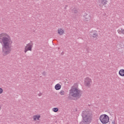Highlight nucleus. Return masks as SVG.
<instances>
[{
  "label": "nucleus",
  "mask_w": 124,
  "mask_h": 124,
  "mask_svg": "<svg viewBox=\"0 0 124 124\" xmlns=\"http://www.w3.org/2000/svg\"><path fill=\"white\" fill-rule=\"evenodd\" d=\"M93 38H97L98 37V34L96 33V32H94L92 35Z\"/></svg>",
  "instance_id": "nucleus-10"
},
{
  "label": "nucleus",
  "mask_w": 124,
  "mask_h": 124,
  "mask_svg": "<svg viewBox=\"0 0 124 124\" xmlns=\"http://www.w3.org/2000/svg\"><path fill=\"white\" fill-rule=\"evenodd\" d=\"M40 118V115H34V116H33L34 121H36V119L37 120H39Z\"/></svg>",
  "instance_id": "nucleus-11"
},
{
  "label": "nucleus",
  "mask_w": 124,
  "mask_h": 124,
  "mask_svg": "<svg viewBox=\"0 0 124 124\" xmlns=\"http://www.w3.org/2000/svg\"><path fill=\"white\" fill-rule=\"evenodd\" d=\"M1 109V107L0 106V111Z\"/></svg>",
  "instance_id": "nucleus-23"
},
{
  "label": "nucleus",
  "mask_w": 124,
  "mask_h": 124,
  "mask_svg": "<svg viewBox=\"0 0 124 124\" xmlns=\"http://www.w3.org/2000/svg\"><path fill=\"white\" fill-rule=\"evenodd\" d=\"M3 92V90H2V88H0V94L2 93Z\"/></svg>",
  "instance_id": "nucleus-16"
},
{
  "label": "nucleus",
  "mask_w": 124,
  "mask_h": 124,
  "mask_svg": "<svg viewBox=\"0 0 124 124\" xmlns=\"http://www.w3.org/2000/svg\"><path fill=\"white\" fill-rule=\"evenodd\" d=\"M33 46V43L32 41H31L30 43L26 45V46L25 47L24 52L27 53L28 51H31L32 50V47Z\"/></svg>",
  "instance_id": "nucleus-5"
},
{
  "label": "nucleus",
  "mask_w": 124,
  "mask_h": 124,
  "mask_svg": "<svg viewBox=\"0 0 124 124\" xmlns=\"http://www.w3.org/2000/svg\"><path fill=\"white\" fill-rule=\"evenodd\" d=\"M64 32V31L62 30V29L58 30V33L59 34H60L61 35L63 34V33Z\"/></svg>",
  "instance_id": "nucleus-12"
},
{
  "label": "nucleus",
  "mask_w": 124,
  "mask_h": 124,
  "mask_svg": "<svg viewBox=\"0 0 124 124\" xmlns=\"http://www.w3.org/2000/svg\"><path fill=\"white\" fill-rule=\"evenodd\" d=\"M108 1L107 0H99V6H103L107 4Z\"/></svg>",
  "instance_id": "nucleus-7"
},
{
  "label": "nucleus",
  "mask_w": 124,
  "mask_h": 124,
  "mask_svg": "<svg viewBox=\"0 0 124 124\" xmlns=\"http://www.w3.org/2000/svg\"><path fill=\"white\" fill-rule=\"evenodd\" d=\"M72 12H73L74 13H78V11L77 10H76V9H73L72 10Z\"/></svg>",
  "instance_id": "nucleus-15"
},
{
  "label": "nucleus",
  "mask_w": 124,
  "mask_h": 124,
  "mask_svg": "<svg viewBox=\"0 0 124 124\" xmlns=\"http://www.w3.org/2000/svg\"><path fill=\"white\" fill-rule=\"evenodd\" d=\"M71 96L74 97V100H78V99H79L82 96L81 90L75 87V86H73L69 91L68 98L70 99Z\"/></svg>",
  "instance_id": "nucleus-2"
},
{
  "label": "nucleus",
  "mask_w": 124,
  "mask_h": 124,
  "mask_svg": "<svg viewBox=\"0 0 124 124\" xmlns=\"http://www.w3.org/2000/svg\"><path fill=\"white\" fill-rule=\"evenodd\" d=\"M82 121L80 122V124H90L92 123V113L90 111H82Z\"/></svg>",
  "instance_id": "nucleus-3"
},
{
  "label": "nucleus",
  "mask_w": 124,
  "mask_h": 124,
  "mask_svg": "<svg viewBox=\"0 0 124 124\" xmlns=\"http://www.w3.org/2000/svg\"><path fill=\"white\" fill-rule=\"evenodd\" d=\"M119 74L120 76H124V69H121L119 72Z\"/></svg>",
  "instance_id": "nucleus-9"
},
{
  "label": "nucleus",
  "mask_w": 124,
  "mask_h": 124,
  "mask_svg": "<svg viewBox=\"0 0 124 124\" xmlns=\"http://www.w3.org/2000/svg\"><path fill=\"white\" fill-rule=\"evenodd\" d=\"M84 85L86 87H91L92 85V79L87 77L84 80Z\"/></svg>",
  "instance_id": "nucleus-6"
},
{
  "label": "nucleus",
  "mask_w": 124,
  "mask_h": 124,
  "mask_svg": "<svg viewBox=\"0 0 124 124\" xmlns=\"http://www.w3.org/2000/svg\"><path fill=\"white\" fill-rule=\"evenodd\" d=\"M38 95L39 96H40V95H41V94H39Z\"/></svg>",
  "instance_id": "nucleus-22"
},
{
  "label": "nucleus",
  "mask_w": 124,
  "mask_h": 124,
  "mask_svg": "<svg viewBox=\"0 0 124 124\" xmlns=\"http://www.w3.org/2000/svg\"><path fill=\"white\" fill-rule=\"evenodd\" d=\"M52 110L53 111V112H58V111H59V108H54L52 109Z\"/></svg>",
  "instance_id": "nucleus-13"
},
{
  "label": "nucleus",
  "mask_w": 124,
  "mask_h": 124,
  "mask_svg": "<svg viewBox=\"0 0 124 124\" xmlns=\"http://www.w3.org/2000/svg\"><path fill=\"white\" fill-rule=\"evenodd\" d=\"M43 75H44V76H45V75H46V73L45 72H43Z\"/></svg>",
  "instance_id": "nucleus-20"
},
{
  "label": "nucleus",
  "mask_w": 124,
  "mask_h": 124,
  "mask_svg": "<svg viewBox=\"0 0 124 124\" xmlns=\"http://www.w3.org/2000/svg\"><path fill=\"white\" fill-rule=\"evenodd\" d=\"M91 19V17H90V16H89L88 17H86V21H89V20Z\"/></svg>",
  "instance_id": "nucleus-17"
},
{
  "label": "nucleus",
  "mask_w": 124,
  "mask_h": 124,
  "mask_svg": "<svg viewBox=\"0 0 124 124\" xmlns=\"http://www.w3.org/2000/svg\"><path fill=\"white\" fill-rule=\"evenodd\" d=\"M92 36V35H90V36Z\"/></svg>",
  "instance_id": "nucleus-24"
},
{
  "label": "nucleus",
  "mask_w": 124,
  "mask_h": 124,
  "mask_svg": "<svg viewBox=\"0 0 124 124\" xmlns=\"http://www.w3.org/2000/svg\"><path fill=\"white\" fill-rule=\"evenodd\" d=\"M61 88H62V86L60 84H57L55 86V90H56V91H59L61 90Z\"/></svg>",
  "instance_id": "nucleus-8"
},
{
  "label": "nucleus",
  "mask_w": 124,
  "mask_h": 124,
  "mask_svg": "<svg viewBox=\"0 0 124 124\" xmlns=\"http://www.w3.org/2000/svg\"><path fill=\"white\" fill-rule=\"evenodd\" d=\"M64 54V52H62V53H61V55H63Z\"/></svg>",
  "instance_id": "nucleus-21"
},
{
  "label": "nucleus",
  "mask_w": 124,
  "mask_h": 124,
  "mask_svg": "<svg viewBox=\"0 0 124 124\" xmlns=\"http://www.w3.org/2000/svg\"><path fill=\"white\" fill-rule=\"evenodd\" d=\"M120 31H121V33H123V34H124V29H121Z\"/></svg>",
  "instance_id": "nucleus-19"
},
{
  "label": "nucleus",
  "mask_w": 124,
  "mask_h": 124,
  "mask_svg": "<svg viewBox=\"0 0 124 124\" xmlns=\"http://www.w3.org/2000/svg\"><path fill=\"white\" fill-rule=\"evenodd\" d=\"M100 120L102 124H107L109 122V117L106 114H103L100 116Z\"/></svg>",
  "instance_id": "nucleus-4"
},
{
  "label": "nucleus",
  "mask_w": 124,
  "mask_h": 124,
  "mask_svg": "<svg viewBox=\"0 0 124 124\" xmlns=\"http://www.w3.org/2000/svg\"><path fill=\"white\" fill-rule=\"evenodd\" d=\"M116 47H117V48H118L119 49H120V48H121V46H120V44H117L116 45Z\"/></svg>",
  "instance_id": "nucleus-18"
},
{
  "label": "nucleus",
  "mask_w": 124,
  "mask_h": 124,
  "mask_svg": "<svg viewBox=\"0 0 124 124\" xmlns=\"http://www.w3.org/2000/svg\"><path fill=\"white\" fill-rule=\"evenodd\" d=\"M65 93V92L62 90L60 92V94H61V95H64Z\"/></svg>",
  "instance_id": "nucleus-14"
},
{
  "label": "nucleus",
  "mask_w": 124,
  "mask_h": 124,
  "mask_svg": "<svg viewBox=\"0 0 124 124\" xmlns=\"http://www.w3.org/2000/svg\"><path fill=\"white\" fill-rule=\"evenodd\" d=\"M0 43L2 44V56L4 57L9 55L11 53V44L12 40L10 36L6 33L0 34Z\"/></svg>",
  "instance_id": "nucleus-1"
}]
</instances>
